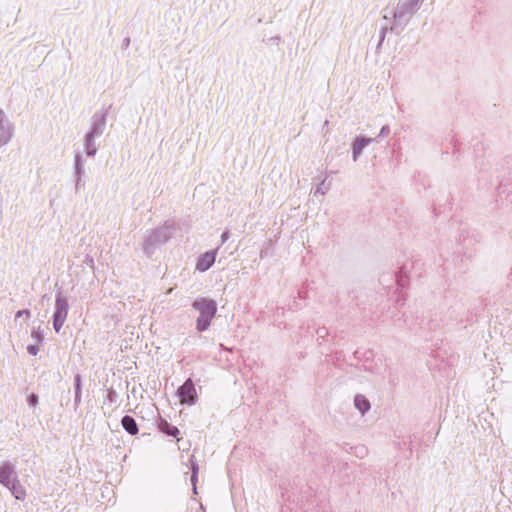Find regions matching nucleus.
Instances as JSON below:
<instances>
[{
  "label": "nucleus",
  "mask_w": 512,
  "mask_h": 512,
  "mask_svg": "<svg viewBox=\"0 0 512 512\" xmlns=\"http://www.w3.org/2000/svg\"><path fill=\"white\" fill-rule=\"evenodd\" d=\"M424 0H398L392 12V22L383 27V32L390 30L399 34L409 23L413 15L420 9Z\"/></svg>",
  "instance_id": "obj_1"
},
{
  "label": "nucleus",
  "mask_w": 512,
  "mask_h": 512,
  "mask_svg": "<svg viewBox=\"0 0 512 512\" xmlns=\"http://www.w3.org/2000/svg\"><path fill=\"white\" fill-rule=\"evenodd\" d=\"M192 308L198 313L196 319L197 331L204 332L208 330L217 313L216 301L207 297H197L192 303Z\"/></svg>",
  "instance_id": "obj_2"
},
{
  "label": "nucleus",
  "mask_w": 512,
  "mask_h": 512,
  "mask_svg": "<svg viewBox=\"0 0 512 512\" xmlns=\"http://www.w3.org/2000/svg\"><path fill=\"white\" fill-rule=\"evenodd\" d=\"M69 312V299L63 291H58L55 294V306L52 316L53 328L56 333H59L68 317Z\"/></svg>",
  "instance_id": "obj_3"
},
{
  "label": "nucleus",
  "mask_w": 512,
  "mask_h": 512,
  "mask_svg": "<svg viewBox=\"0 0 512 512\" xmlns=\"http://www.w3.org/2000/svg\"><path fill=\"white\" fill-rule=\"evenodd\" d=\"M15 127L7 113L0 108V149L5 147L13 138Z\"/></svg>",
  "instance_id": "obj_4"
},
{
  "label": "nucleus",
  "mask_w": 512,
  "mask_h": 512,
  "mask_svg": "<svg viewBox=\"0 0 512 512\" xmlns=\"http://www.w3.org/2000/svg\"><path fill=\"white\" fill-rule=\"evenodd\" d=\"M169 237V227H161L152 231L143 243V250L146 254H151L155 244L165 242Z\"/></svg>",
  "instance_id": "obj_5"
},
{
  "label": "nucleus",
  "mask_w": 512,
  "mask_h": 512,
  "mask_svg": "<svg viewBox=\"0 0 512 512\" xmlns=\"http://www.w3.org/2000/svg\"><path fill=\"white\" fill-rule=\"evenodd\" d=\"M177 396L182 404L193 405L196 403L197 393L191 379H187L177 390Z\"/></svg>",
  "instance_id": "obj_6"
},
{
  "label": "nucleus",
  "mask_w": 512,
  "mask_h": 512,
  "mask_svg": "<svg viewBox=\"0 0 512 512\" xmlns=\"http://www.w3.org/2000/svg\"><path fill=\"white\" fill-rule=\"evenodd\" d=\"M106 127V116L103 113H96L91 118V122L89 125V129L86 132V135L93 138H100Z\"/></svg>",
  "instance_id": "obj_7"
},
{
  "label": "nucleus",
  "mask_w": 512,
  "mask_h": 512,
  "mask_svg": "<svg viewBox=\"0 0 512 512\" xmlns=\"http://www.w3.org/2000/svg\"><path fill=\"white\" fill-rule=\"evenodd\" d=\"M17 478L16 466L12 462L4 461L0 464V484L7 487Z\"/></svg>",
  "instance_id": "obj_8"
},
{
  "label": "nucleus",
  "mask_w": 512,
  "mask_h": 512,
  "mask_svg": "<svg viewBox=\"0 0 512 512\" xmlns=\"http://www.w3.org/2000/svg\"><path fill=\"white\" fill-rule=\"evenodd\" d=\"M375 139L358 136L352 143V160L356 162L361 156L363 150L370 145Z\"/></svg>",
  "instance_id": "obj_9"
},
{
  "label": "nucleus",
  "mask_w": 512,
  "mask_h": 512,
  "mask_svg": "<svg viewBox=\"0 0 512 512\" xmlns=\"http://www.w3.org/2000/svg\"><path fill=\"white\" fill-rule=\"evenodd\" d=\"M217 251H207L204 254H202L196 263V270L199 272H205L207 271L216 260Z\"/></svg>",
  "instance_id": "obj_10"
},
{
  "label": "nucleus",
  "mask_w": 512,
  "mask_h": 512,
  "mask_svg": "<svg viewBox=\"0 0 512 512\" xmlns=\"http://www.w3.org/2000/svg\"><path fill=\"white\" fill-rule=\"evenodd\" d=\"M97 138L90 137L85 134L83 139V147L87 156L94 157L98 151V146L96 144Z\"/></svg>",
  "instance_id": "obj_11"
},
{
  "label": "nucleus",
  "mask_w": 512,
  "mask_h": 512,
  "mask_svg": "<svg viewBox=\"0 0 512 512\" xmlns=\"http://www.w3.org/2000/svg\"><path fill=\"white\" fill-rule=\"evenodd\" d=\"M11 494L17 500H24L26 497V491L24 487L21 485L19 479L17 478L14 482H12L9 486L6 487Z\"/></svg>",
  "instance_id": "obj_12"
},
{
  "label": "nucleus",
  "mask_w": 512,
  "mask_h": 512,
  "mask_svg": "<svg viewBox=\"0 0 512 512\" xmlns=\"http://www.w3.org/2000/svg\"><path fill=\"white\" fill-rule=\"evenodd\" d=\"M354 406L361 413V415L367 413L371 408L369 400L364 395L361 394L355 396Z\"/></svg>",
  "instance_id": "obj_13"
},
{
  "label": "nucleus",
  "mask_w": 512,
  "mask_h": 512,
  "mask_svg": "<svg viewBox=\"0 0 512 512\" xmlns=\"http://www.w3.org/2000/svg\"><path fill=\"white\" fill-rule=\"evenodd\" d=\"M122 427L131 435H135L138 433V426L136 421L131 416H124L121 420Z\"/></svg>",
  "instance_id": "obj_14"
},
{
  "label": "nucleus",
  "mask_w": 512,
  "mask_h": 512,
  "mask_svg": "<svg viewBox=\"0 0 512 512\" xmlns=\"http://www.w3.org/2000/svg\"><path fill=\"white\" fill-rule=\"evenodd\" d=\"M74 166H75V173H76V176H77V179H76V188L79 187L80 185V182L82 180V175L84 173V168H83V159L80 155L76 154L74 156Z\"/></svg>",
  "instance_id": "obj_15"
},
{
  "label": "nucleus",
  "mask_w": 512,
  "mask_h": 512,
  "mask_svg": "<svg viewBox=\"0 0 512 512\" xmlns=\"http://www.w3.org/2000/svg\"><path fill=\"white\" fill-rule=\"evenodd\" d=\"M159 430L167 435L176 436L179 433V430L175 426H171L166 420L161 419L159 422Z\"/></svg>",
  "instance_id": "obj_16"
},
{
  "label": "nucleus",
  "mask_w": 512,
  "mask_h": 512,
  "mask_svg": "<svg viewBox=\"0 0 512 512\" xmlns=\"http://www.w3.org/2000/svg\"><path fill=\"white\" fill-rule=\"evenodd\" d=\"M74 384H75V398H74V404L75 407H78L81 403V375L77 374L74 377Z\"/></svg>",
  "instance_id": "obj_17"
},
{
  "label": "nucleus",
  "mask_w": 512,
  "mask_h": 512,
  "mask_svg": "<svg viewBox=\"0 0 512 512\" xmlns=\"http://www.w3.org/2000/svg\"><path fill=\"white\" fill-rule=\"evenodd\" d=\"M330 189V183H327L326 180H322L314 190V196L323 197Z\"/></svg>",
  "instance_id": "obj_18"
},
{
  "label": "nucleus",
  "mask_w": 512,
  "mask_h": 512,
  "mask_svg": "<svg viewBox=\"0 0 512 512\" xmlns=\"http://www.w3.org/2000/svg\"><path fill=\"white\" fill-rule=\"evenodd\" d=\"M31 339L35 342V344H40L43 342V339H44V334H43V331L40 327L38 328H34L32 331H31Z\"/></svg>",
  "instance_id": "obj_19"
},
{
  "label": "nucleus",
  "mask_w": 512,
  "mask_h": 512,
  "mask_svg": "<svg viewBox=\"0 0 512 512\" xmlns=\"http://www.w3.org/2000/svg\"><path fill=\"white\" fill-rule=\"evenodd\" d=\"M198 472H199V466L197 465V463H195L194 461H192V475H191V482H192V485H193L194 493H196V482H197V475H198Z\"/></svg>",
  "instance_id": "obj_20"
},
{
  "label": "nucleus",
  "mask_w": 512,
  "mask_h": 512,
  "mask_svg": "<svg viewBox=\"0 0 512 512\" xmlns=\"http://www.w3.org/2000/svg\"><path fill=\"white\" fill-rule=\"evenodd\" d=\"M39 344H30L27 346V351L30 355L36 356L39 353Z\"/></svg>",
  "instance_id": "obj_21"
},
{
  "label": "nucleus",
  "mask_w": 512,
  "mask_h": 512,
  "mask_svg": "<svg viewBox=\"0 0 512 512\" xmlns=\"http://www.w3.org/2000/svg\"><path fill=\"white\" fill-rule=\"evenodd\" d=\"M23 316L30 317V311L26 310V309L17 311L15 314V320H17L18 318L23 317Z\"/></svg>",
  "instance_id": "obj_22"
},
{
  "label": "nucleus",
  "mask_w": 512,
  "mask_h": 512,
  "mask_svg": "<svg viewBox=\"0 0 512 512\" xmlns=\"http://www.w3.org/2000/svg\"><path fill=\"white\" fill-rule=\"evenodd\" d=\"M390 132V129H389V126L387 125H384L381 130H380V133H379V137H385L386 135H388Z\"/></svg>",
  "instance_id": "obj_23"
},
{
  "label": "nucleus",
  "mask_w": 512,
  "mask_h": 512,
  "mask_svg": "<svg viewBox=\"0 0 512 512\" xmlns=\"http://www.w3.org/2000/svg\"><path fill=\"white\" fill-rule=\"evenodd\" d=\"M28 402H29L30 405L36 406L38 404V397L35 394H32L29 397Z\"/></svg>",
  "instance_id": "obj_24"
},
{
  "label": "nucleus",
  "mask_w": 512,
  "mask_h": 512,
  "mask_svg": "<svg viewBox=\"0 0 512 512\" xmlns=\"http://www.w3.org/2000/svg\"><path fill=\"white\" fill-rule=\"evenodd\" d=\"M230 237V233L229 231H224L221 236H220V239H221V243L224 244Z\"/></svg>",
  "instance_id": "obj_25"
},
{
  "label": "nucleus",
  "mask_w": 512,
  "mask_h": 512,
  "mask_svg": "<svg viewBox=\"0 0 512 512\" xmlns=\"http://www.w3.org/2000/svg\"><path fill=\"white\" fill-rule=\"evenodd\" d=\"M116 397H117V394L115 391H109L108 392V398L111 402L115 401L116 400Z\"/></svg>",
  "instance_id": "obj_26"
}]
</instances>
